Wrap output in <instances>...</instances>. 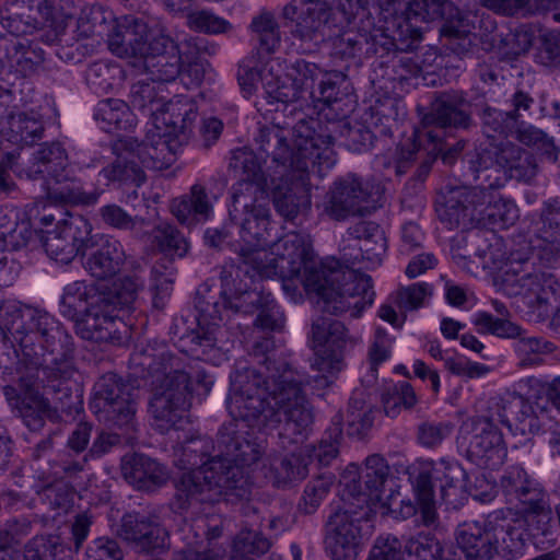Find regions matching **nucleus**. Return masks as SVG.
<instances>
[{"instance_id":"f257e3e1","label":"nucleus","mask_w":560,"mask_h":560,"mask_svg":"<svg viewBox=\"0 0 560 560\" xmlns=\"http://www.w3.org/2000/svg\"><path fill=\"white\" fill-rule=\"evenodd\" d=\"M305 383L304 376L285 361H270L268 375L254 368L236 369L226 398L231 421H243L258 430L280 427L278 439L288 448L302 440L313 423L303 390Z\"/></svg>"},{"instance_id":"f03ea898","label":"nucleus","mask_w":560,"mask_h":560,"mask_svg":"<svg viewBox=\"0 0 560 560\" xmlns=\"http://www.w3.org/2000/svg\"><path fill=\"white\" fill-rule=\"evenodd\" d=\"M219 454L190 472H184L175 483L174 504L184 512L200 514L221 500L237 502L247 500L252 482L246 467L257 463L265 447L240 423L229 421L219 429Z\"/></svg>"},{"instance_id":"7ed1b4c3","label":"nucleus","mask_w":560,"mask_h":560,"mask_svg":"<svg viewBox=\"0 0 560 560\" xmlns=\"http://www.w3.org/2000/svg\"><path fill=\"white\" fill-rule=\"evenodd\" d=\"M267 247L277 257L280 277L300 276L304 269L305 275L300 282L307 292L318 296L316 304L322 312L332 315L350 312L352 317H359L365 307L372 305L375 296L372 278L351 268L342 269L337 260L312 266V246L307 235L298 232L280 238L276 235Z\"/></svg>"},{"instance_id":"20e7f679","label":"nucleus","mask_w":560,"mask_h":560,"mask_svg":"<svg viewBox=\"0 0 560 560\" xmlns=\"http://www.w3.org/2000/svg\"><path fill=\"white\" fill-rule=\"evenodd\" d=\"M0 322L5 338L11 340L19 358L16 374L23 387L32 389L40 381V373L52 377L55 371L63 380L74 374L72 337L60 323L43 310L15 302L4 307Z\"/></svg>"},{"instance_id":"39448f33","label":"nucleus","mask_w":560,"mask_h":560,"mask_svg":"<svg viewBox=\"0 0 560 560\" xmlns=\"http://www.w3.org/2000/svg\"><path fill=\"white\" fill-rule=\"evenodd\" d=\"M293 144L288 143L285 130L277 125L259 127L255 143L260 154L271 156L273 163L291 171L318 168V175L336 163L334 136L328 125L318 119H300L293 127Z\"/></svg>"},{"instance_id":"423d86ee","label":"nucleus","mask_w":560,"mask_h":560,"mask_svg":"<svg viewBox=\"0 0 560 560\" xmlns=\"http://www.w3.org/2000/svg\"><path fill=\"white\" fill-rule=\"evenodd\" d=\"M131 361L140 366L156 385L149 404L154 425L162 433L178 429L187 418L190 406V376L183 370L182 360L164 349L145 348L132 354Z\"/></svg>"},{"instance_id":"0eeeda50","label":"nucleus","mask_w":560,"mask_h":560,"mask_svg":"<svg viewBox=\"0 0 560 560\" xmlns=\"http://www.w3.org/2000/svg\"><path fill=\"white\" fill-rule=\"evenodd\" d=\"M467 180L499 189L509 179L532 183L538 174L534 154L511 141L490 145L489 149L467 152L462 159Z\"/></svg>"},{"instance_id":"6e6552de","label":"nucleus","mask_w":560,"mask_h":560,"mask_svg":"<svg viewBox=\"0 0 560 560\" xmlns=\"http://www.w3.org/2000/svg\"><path fill=\"white\" fill-rule=\"evenodd\" d=\"M20 175L31 180L52 179L47 197L56 203L94 205L100 192H85L81 182L68 164V155L59 142L44 143L20 170Z\"/></svg>"},{"instance_id":"1a4fd4ad","label":"nucleus","mask_w":560,"mask_h":560,"mask_svg":"<svg viewBox=\"0 0 560 560\" xmlns=\"http://www.w3.org/2000/svg\"><path fill=\"white\" fill-rule=\"evenodd\" d=\"M413 471V490L420 505L422 524L432 526L438 521L434 500V483H439L441 499L448 505L456 506L465 499L467 475L455 460L440 459L419 462Z\"/></svg>"},{"instance_id":"9d476101","label":"nucleus","mask_w":560,"mask_h":560,"mask_svg":"<svg viewBox=\"0 0 560 560\" xmlns=\"http://www.w3.org/2000/svg\"><path fill=\"white\" fill-rule=\"evenodd\" d=\"M536 260L533 253H512L503 267L500 289L509 296H520L539 315H547L549 305L560 296V283L537 266Z\"/></svg>"},{"instance_id":"9b49d317","label":"nucleus","mask_w":560,"mask_h":560,"mask_svg":"<svg viewBox=\"0 0 560 560\" xmlns=\"http://www.w3.org/2000/svg\"><path fill=\"white\" fill-rule=\"evenodd\" d=\"M101 288L84 281H73L63 288L59 311L74 322L78 336L94 342L113 340V325L102 306Z\"/></svg>"},{"instance_id":"f8f14e48","label":"nucleus","mask_w":560,"mask_h":560,"mask_svg":"<svg viewBox=\"0 0 560 560\" xmlns=\"http://www.w3.org/2000/svg\"><path fill=\"white\" fill-rule=\"evenodd\" d=\"M66 18L50 0H7L1 11V26L15 36L40 31L38 39L52 46L61 42Z\"/></svg>"},{"instance_id":"ddd939ff","label":"nucleus","mask_w":560,"mask_h":560,"mask_svg":"<svg viewBox=\"0 0 560 560\" xmlns=\"http://www.w3.org/2000/svg\"><path fill=\"white\" fill-rule=\"evenodd\" d=\"M229 213L240 225L246 246L267 247L272 243L277 224L271 221L269 201L261 189L248 183L233 186Z\"/></svg>"},{"instance_id":"4468645a","label":"nucleus","mask_w":560,"mask_h":560,"mask_svg":"<svg viewBox=\"0 0 560 560\" xmlns=\"http://www.w3.org/2000/svg\"><path fill=\"white\" fill-rule=\"evenodd\" d=\"M502 513L497 510L482 520L465 521L455 530L458 548L470 560H490L494 556L515 557L510 547Z\"/></svg>"},{"instance_id":"2eb2a0df","label":"nucleus","mask_w":560,"mask_h":560,"mask_svg":"<svg viewBox=\"0 0 560 560\" xmlns=\"http://www.w3.org/2000/svg\"><path fill=\"white\" fill-rule=\"evenodd\" d=\"M475 125L466 94L458 90L443 91L435 94L429 112L422 116L419 138L438 147L445 136L453 131H467Z\"/></svg>"},{"instance_id":"dca6fc26","label":"nucleus","mask_w":560,"mask_h":560,"mask_svg":"<svg viewBox=\"0 0 560 560\" xmlns=\"http://www.w3.org/2000/svg\"><path fill=\"white\" fill-rule=\"evenodd\" d=\"M133 392L117 374L106 373L94 385L91 409L110 427H131L136 413Z\"/></svg>"},{"instance_id":"f3484780","label":"nucleus","mask_w":560,"mask_h":560,"mask_svg":"<svg viewBox=\"0 0 560 560\" xmlns=\"http://www.w3.org/2000/svg\"><path fill=\"white\" fill-rule=\"evenodd\" d=\"M330 56L340 60H363L377 57L384 58L396 51L405 50L398 42L382 28L370 32L354 28L343 30L328 36Z\"/></svg>"},{"instance_id":"a211bd4d","label":"nucleus","mask_w":560,"mask_h":560,"mask_svg":"<svg viewBox=\"0 0 560 560\" xmlns=\"http://www.w3.org/2000/svg\"><path fill=\"white\" fill-rule=\"evenodd\" d=\"M363 510L346 504L326 522L325 549L332 560H354L361 549Z\"/></svg>"},{"instance_id":"6ab92c4d","label":"nucleus","mask_w":560,"mask_h":560,"mask_svg":"<svg viewBox=\"0 0 560 560\" xmlns=\"http://www.w3.org/2000/svg\"><path fill=\"white\" fill-rule=\"evenodd\" d=\"M499 511L502 513L510 547L515 556L522 553L527 540L549 533L552 515L548 493L522 505L520 511L512 509Z\"/></svg>"},{"instance_id":"aec40b11","label":"nucleus","mask_w":560,"mask_h":560,"mask_svg":"<svg viewBox=\"0 0 560 560\" xmlns=\"http://www.w3.org/2000/svg\"><path fill=\"white\" fill-rule=\"evenodd\" d=\"M385 11L393 16L392 26L399 36L418 39L421 27L418 23L445 20L448 14H458L448 0H388Z\"/></svg>"},{"instance_id":"412c9836","label":"nucleus","mask_w":560,"mask_h":560,"mask_svg":"<svg viewBox=\"0 0 560 560\" xmlns=\"http://www.w3.org/2000/svg\"><path fill=\"white\" fill-rule=\"evenodd\" d=\"M283 18L292 21L291 35L305 51H312L325 40L331 9L320 0L292 1L283 8Z\"/></svg>"},{"instance_id":"4be33fe9","label":"nucleus","mask_w":560,"mask_h":560,"mask_svg":"<svg viewBox=\"0 0 560 560\" xmlns=\"http://www.w3.org/2000/svg\"><path fill=\"white\" fill-rule=\"evenodd\" d=\"M91 231V224L85 218L69 214L52 231L46 232L42 237L43 247L51 259L67 265L89 249Z\"/></svg>"},{"instance_id":"5701e85b","label":"nucleus","mask_w":560,"mask_h":560,"mask_svg":"<svg viewBox=\"0 0 560 560\" xmlns=\"http://www.w3.org/2000/svg\"><path fill=\"white\" fill-rule=\"evenodd\" d=\"M308 337L315 353L312 366L319 372L340 371L347 341L345 325L329 316L318 315L312 319Z\"/></svg>"},{"instance_id":"b1692460","label":"nucleus","mask_w":560,"mask_h":560,"mask_svg":"<svg viewBox=\"0 0 560 560\" xmlns=\"http://www.w3.org/2000/svg\"><path fill=\"white\" fill-rule=\"evenodd\" d=\"M464 428L472 433L467 446L468 458L482 468L500 467L506 457V448L494 415L472 417L465 422Z\"/></svg>"},{"instance_id":"393cba45","label":"nucleus","mask_w":560,"mask_h":560,"mask_svg":"<svg viewBox=\"0 0 560 560\" xmlns=\"http://www.w3.org/2000/svg\"><path fill=\"white\" fill-rule=\"evenodd\" d=\"M117 536L138 553H164L171 548L168 530L155 517L140 513L125 514Z\"/></svg>"},{"instance_id":"a878e982","label":"nucleus","mask_w":560,"mask_h":560,"mask_svg":"<svg viewBox=\"0 0 560 560\" xmlns=\"http://www.w3.org/2000/svg\"><path fill=\"white\" fill-rule=\"evenodd\" d=\"M371 197V186L355 175H348L332 184L324 202L325 213L336 221L370 213L365 203Z\"/></svg>"},{"instance_id":"bb28decb","label":"nucleus","mask_w":560,"mask_h":560,"mask_svg":"<svg viewBox=\"0 0 560 560\" xmlns=\"http://www.w3.org/2000/svg\"><path fill=\"white\" fill-rule=\"evenodd\" d=\"M348 234L357 244L343 247L341 259L342 266L338 261V267L342 269L353 268L359 261H365V268L380 266L387 249V241L381 226L372 221H361L348 229ZM359 273V271L357 270ZM361 275V272H360ZM362 276H366L362 273Z\"/></svg>"},{"instance_id":"cd10ccee","label":"nucleus","mask_w":560,"mask_h":560,"mask_svg":"<svg viewBox=\"0 0 560 560\" xmlns=\"http://www.w3.org/2000/svg\"><path fill=\"white\" fill-rule=\"evenodd\" d=\"M482 200L480 183L475 187H453L443 195V201L436 205V213L450 229L459 226L468 229L477 224Z\"/></svg>"},{"instance_id":"c85d7f7f","label":"nucleus","mask_w":560,"mask_h":560,"mask_svg":"<svg viewBox=\"0 0 560 560\" xmlns=\"http://www.w3.org/2000/svg\"><path fill=\"white\" fill-rule=\"evenodd\" d=\"M389 477V467L378 454L365 459L359 476L350 472L343 477V497L357 500V508L363 510L371 501H380Z\"/></svg>"},{"instance_id":"c756f323","label":"nucleus","mask_w":560,"mask_h":560,"mask_svg":"<svg viewBox=\"0 0 560 560\" xmlns=\"http://www.w3.org/2000/svg\"><path fill=\"white\" fill-rule=\"evenodd\" d=\"M317 173L318 168L312 166L307 171L285 170V179L273 190V205L277 212L285 220H294L299 214L311 208V192L308 174Z\"/></svg>"},{"instance_id":"7c9ffc66","label":"nucleus","mask_w":560,"mask_h":560,"mask_svg":"<svg viewBox=\"0 0 560 560\" xmlns=\"http://www.w3.org/2000/svg\"><path fill=\"white\" fill-rule=\"evenodd\" d=\"M197 316V329L187 335L190 343L203 349H211L218 341V329L229 316V301L222 296H215L211 293L202 295L197 294L195 301Z\"/></svg>"},{"instance_id":"2f4dec72","label":"nucleus","mask_w":560,"mask_h":560,"mask_svg":"<svg viewBox=\"0 0 560 560\" xmlns=\"http://www.w3.org/2000/svg\"><path fill=\"white\" fill-rule=\"evenodd\" d=\"M49 375H43L40 373V381L32 389L23 387L20 383V375H18L19 389L24 394V397H19L16 400L15 409L19 416L23 419L25 425L32 431L40 430L45 420L43 417L45 401L38 395V388L44 387L51 390L55 394L61 393L62 396H70V388L67 386L69 380H63L55 371L52 377Z\"/></svg>"},{"instance_id":"473e14b6","label":"nucleus","mask_w":560,"mask_h":560,"mask_svg":"<svg viewBox=\"0 0 560 560\" xmlns=\"http://www.w3.org/2000/svg\"><path fill=\"white\" fill-rule=\"evenodd\" d=\"M12 103L0 104V141L16 147L33 144L44 136V124L35 114L19 113L11 109Z\"/></svg>"},{"instance_id":"72a5a7b5","label":"nucleus","mask_w":560,"mask_h":560,"mask_svg":"<svg viewBox=\"0 0 560 560\" xmlns=\"http://www.w3.org/2000/svg\"><path fill=\"white\" fill-rule=\"evenodd\" d=\"M143 280L138 276H126L118 279L114 284L101 288V296L104 300L102 306L105 316H108L112 322L114 330L113 340L110 343H120L121 336L118 326L121 324L116 312L122 308H129L136 301L138 292L143 288Z\"/></svg>"},{"instance_id":"f704fd0d","label":"nucleus","mask_w":560,"mask_h":560,"mask_svg":"<svg viewBox=\"0 0 560 560\" xmlns=\"http://www.w3.org/2000/svg\"><path fill=\"white\" fill-rule=\"evenodd\" d=\"M150 25L143 19L125 15L108 36V47L118 57H139L145 50Z\"/></svg>"},{"instance_id":"c9c22d12","label":"nucleus","mask_w":560,"mask_h":560,"mask_svg":"<svg viewBox=\"0 0 560 560\" xmlns=\"http://www.w3.org/2000/svg\"><path fill=\"white\" fill-rule=\"evenodd\" d=\"M84 257V269L96 279H108L116 276L122 268L126 254L122 245L116 240H106L93 247L92 242Z\"/></svg>"},{"instance_id":"e433bc0d","label":"nucleus","mask_w":560,"mask_h":560,"mask_svg":"<svg viewBox=\"0 0 560 560\" xmlns=\"http://www.w3.org/2000/svg\"><path fill=\"white\" fill-rule=\"evenodd\" d=\"M116 149L121 152L117 154L110 164L101 170L100 176L104 177L108 183L139 187L144 183L145 174L136 156L131 138L119 140Z\"/></svg>"},{"instance_id":"4c0bfd02","label":"nucleus","mask_w":560,"mask_h":560,"mask_svg":"<svg viewBox=\"0 0 560 560\" xmlns=\"http://www.w3.org/2000/svg\"><path fill=\"white\" fill-rule=\"evenodd\" d=\"M488 405L489 413L495 417V423L500 422L511 430L515 427L522 434L533 432L537 428V419L530 404L521 396L508 399L492 398Z\"/></svg>"},{"instance_id":"58836bf2","label":"nucleus","mask_w":560,"mask_h":560,"mask_svg":"<svg viewBox=\"0 0 560 560\" xmlns=\"http://www.w3.org/2000/svg\"><path fill=\"white\" fill-rule=\"evenodd\" d=\"M124 478L139 490L153 491L167 480L165 468L156 460L143 456H125L121 463Z\"/></svg>"},{"instance_id":"ea45409f","label":"nucleus","mask_w":560,"mask_h":560,"mask_svg":"<svg viewBox=\"0 0 560 560\" xmlns=\"http://www.w3.org/2000/svg\"><path fill=\"white\" fill-rule=\"evenodd\" d=\"M307 434L299 442L283 448L288 454L283 456H275L270 459L266 477L272 482L275 487H284L285 485L304 479L307 475V460L303 456L302 451L296 452L298 444L302 443Z\"/></svg>"},{"instance_id":"a19ab883","label":"nucleus","mask_w":560,"mask_h":560,"mask_svg":"<svg viewBox=\"0 0 560 560\" xmlns=\"http://www.w3.org/2000/svg\"><path fill=\"white\" fill-rule=\"evenodd\" d=\"M170 209L180 224L192 226L210 217L212 205L206 188L195 184L189 194L173 199Z\"/></svg>"},{"instance_id":"79ce46f5","label":"nucleus","mask_w":560,"mask_h":560,"mask_svg":"<svg viewBox=\"0 0 560 560\" xmlns=\"http://www.w3.org/2000/svg\"><path fill=\"white\" fill-rule=\"evenodd\" d=\"M500 487L509 502H518L521 506L547 494L541 485L520 466L505 470L500 479Z\"/></svg>"},{"instance_id":"37998d69","label":"nucleus","mask_w":560,"mask_h":560,"mask_svg":"<svg viewBox=\"0 0 560 560\" xmlns=\"http://www.w3.org/2000/svg\"><path fill=\"white\" fill-rule=\"evenodd\" d=\"M4 58L19 72L20 79L32 73L45 60V50L37 39L8 38L3 40Z\"/></svg>"},{"instance_id":"c03bdc74","label":"nucleus","mask_w":560,"mask_h":560,"mask_svg":"<svg viewBox=\"0 0 560 560\" xmlns=\"http://www.w3.org/2000/svg\"><path fill=\"white\" fill-rule=\"evenodd\" d=\"M196 118L197 110L192 103H172L162 113L161 122L164 125V130L160 135L175 145H179L188 140Z\"/></svg>"},{"instance_id":"a18cd8bd","label":"nucleus","mask_w":560,"mask_h":560,"mask_svg":"<svg viewBox=\"0 0 560 560\" xmlns=\"http://www.w3.org/2000/svg\"><path fill=\"white\" fill-rule=\"evenodd\" d=\"M482 206L479 208L480 218L477 224H492L501 228L509 226L517 219V207L510 200L494 194L491 188L481 185Z\"/></svg>"},{"instance_id":"49530a36","label":"nucleus","mask_w":560,"mask_h":560,"mask_svg":"<svg viewBox=\"0 0 560 560\" xmlns=\"http://www.w3.org/2000/svg\"><path fill=\"white\" fill-rule=\"evenodd\" d=\"M40 502L51 511L67 512L73 503L74 489L63 479L48 477L34 487Z\"/></svg>"},{"instance_id":"de8ad7c7","label":"nucleus","mask_w":560,"mask_h":560,"mask_svg":"<svg viewBox=\"0 0 560 560\" xmlns=\"http://www.w3.org/2000/svg\"><path fill=\"white\" fill-rule=\"evenodd\" d=\"M136 156L141 166L151 168H162L173 162L176 147L171 140L165 139L161 135L156 140L151 142H138L131 139Z\"/></svg>"},{"instance_id":"09e8293b","label":"nucleus","mask_w":560,"mask_h":560,"mask_svg":"<svg viewBox=\"0 0 560 560\" xmlns=\"http://www.w3.org/2000/svg\"><path fill=\"white\" fill-rule=\"evenodd\" d=\"M214 451V444L208 436H192L175 448V463L183 469L192 471L210 462L203 459Z\"/></svg>"},{"instance_id":"8fccbe9b","label":"nucleus","mask_w":560,"mask_h":560,"mask_svg":"<svg viewBox=\"0 0 560 560\" xmlns=\"http://www.w3.org/2000/svg\"><path fill=\"white\" fill-rule=\"evenodd\" d=\"M94 118L107 132L126 130L132 124L129 106L121 100L106 98L98 102Z\"/></svg>"},{"instance_id":"3c124183","label":"nucleus","mask_w":560,"mask_h":560,"mask_svg":"<svg viewBox=\"0 0 560 560\" xmlns=\"http://www.w3.org/2000/svg\"><path fill=\"white\" fill-rule=\"evenodd\" d=\"M482 133L489 139H506L517 124L508 112L483 104L478 110Z\"/></svg>"},{"instance_id":"603ef678","label":"nucleus","mask_w":560,"mask_h":560,"mask_svg":"<svg viewBox=\"0 0 560 560\" xmlns=\"http://www.w3.org/2000/svg\"><path fill=\"white\" fill-rule=\"evenodd\" d=\"M229 168L240 176V183H248L260 189L265 182V175L258 158L244 149L235 150L230 159Z\"/></svg>"},{"instance_id":"864d4df0","label":"nucleus","mask_w":560,"mask_h":560,"mask_svg":"<svg viewBox=\"0 0 560 560\" xmlns=\"http://www.w3.org/2000/svg\"><path fill=\"white\" fill-rule=\"evenodd\" d=\"M493 44L501 59L514 60L529 50L533 44V36L524 27H517L514 31L495 35Z\"/></svg>"},{"instance_id":"5fc2aeb1","label":"nucleus","mask_w":560,"mask_h":560,"mask_svg":"<svg viewBox=\"0 0 560 560\" xmlns=\"http://www.w3.org/2000/svg\"><path fill=\"white\" fill-rule=\"evenodd\" d=\"M418 402L413 387L408 382H398L382 393V404L387 417L395 418L401 408L411 409Z\"/></svg>"},{"instance_id":"6e6d98bb","label":"nucleus","mask_w":560,"mask_h":560,"mask_svg":"<svg viewBox=\"0 0 560 560\" xmlns=\"http://www.w3.org/2000/svg\"><path fill=\"white\" fill-rule=\"evenodd\" d=\"M404 560H443L444 547L429 534L410 537L404 545Z\"/></svg>"},{"instance_id":"4d7b16f0","label":"nucleus","mask_w":560,"mask_h":560,"mask_svg":"<svg viewBox=\"0 0 560 560\" xmlns=\"http://www.w3.org/2000/svg\"><path fill=\"white\" fill-rule=\"evenodd\" d=\"M250 28L259 43V49L264 52L272 54L280 46L279 25L271 13L262 12L254 18Z\"/></svg>"},{"instance_id":"13d9d810","label":"nucleus","mask_w":560,"mask_h":560,"mask_svg":"<svg viewBox=\"0 0 560 560\" xmlns=\"http://www.w3.org/2000/svg\"><path fill=\"white\" fill-rule=\"evenodd\" d=\"M144 67L152 81L171 82L177 78L182 68L179 51L166 52L144 59Z\"/></svg>"},{"instance_id":"bf43d9fd","label":"nucleus","mask_w":560,"mask_h":560,"mask_svg":"<svg viewBox=\"0 0 560 560\" xmlns=\"http://www.w3.org/2000/svg\"><path fill=\"white\" fill-rule=\"evenodd\" d=\"M268 247L247 246L242 248L243 262L261 278L280 277L277 257Z\"/></svg>"},{"instance_id":"052dcab7","label":"nucleus","mask_w":560,"mask_h":560,"mask_svg":"<svg viewBox=\"0 0 560 560\" xmlns=\"http://www.w3.org/2000/svg\"><path fill=\"white\" fill-rule=\"evenodd\" d=\"M186 24L195 32L209 35L228 34L233 30V25L228 20L209 10L189 11L186 15Z\"/></svg>"},{"instance_id":"680f3d73","label":"nucleus","mask_w":560,"mask_h":560,"mask_svg":"<svg viewBox=\"0 0 560 560\" xmlns=\"http://www.w3.org/2000/svg\"><path fill=\"white\" fill-rule=\"evenodd\" d=\"M153 237L161 252L170 256L183 257L188 243L180 232L170 223H161L153 230Z\"/></svg>"},{"instance_id":"e2e57ef3","label":"nucleus","mask_w":560,"mask_h":560,"mask_svg":"<svg viewBox=\"0 0 560 560\" xmlns=\"http://www.w3.org/2000/svg\"><path fill=\"white\" fill-rule=\"evenodd\" d=\"M155 82L156 81H138L132 84L129 98L133 108L140 110L149 108L150 112H154L160 108L163 104L164 96L160 95V85H156Z\"/></svg>"},{"instance_id":"0e129e2a","label":"nucleus","mask_w":560,"mask_h":560,"mask_svg":"<svg viewBox=\"0 0 560 560\" xmlns=\"http://www.w3.org/2000/svg\"><path fill=\"white\" fill-rule=\"evenodd\" d=\"M342 430L339 422L329 430L328 439H323L317 445H306L305 453L310 459H316L320 465H329L339 453Z\"/></svg>"},{"instance_id":"69168bd1","label":"nucleus","mask_w":560,"mask_h":560,"mask_svg":"<svg viewBox=\"0 0 560 560\" xmlns=\"http://www.w3.org/2000/svg\"><path fill=\"white\" fill-rule=\"evenodd\" d=\"M332 475H320L307 482L304 489L301 509L306 514H312L319 506L332 486Z\"/></svg>"},{"instance_id":"338daca9","label":"nucleus","mask_w":560,"mask_h":560,"mask_svg":"<svg viewBox=\"0 0 560 560\" xmlns=\"http://www.w3.org/2000/svg\"><path fill=\"white\" fill-rule=\"evenodd\" d=\"M223 550L210 540H195L174 551L172 560H222Z\"/></svg>"},{"instance_id":"774afa93","label":"nucleus","mask_w":560,"mask_h":560,"mask_svg":"<svg viewBox=\"0 0 560 560\" xmlns=\"http://www.w3.org/2000/svg\"><path fill=\"white\" fill-rule=\"evenodd\" d=\"M542 223L540 237L560 252V206L557 202H547L540 214Z\"/></svg>"}]
</instances>
